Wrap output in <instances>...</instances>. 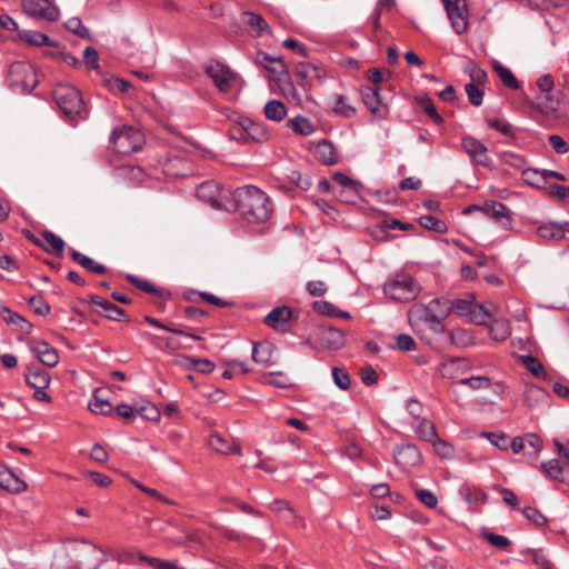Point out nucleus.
I'll use <instances>...</instances> for the list:
<instances>
[{"instance_id":"nucleus-48","label":"nucleus","mask_w":569,"mask_h":569,"mask_svg":"<svg viewBox=\"0 0 569 569\" xmlns=\"http://www.w3.org/2000/svg\"><path fill=\"white\" fill-rule=\"evenodd\" d=\"M419 223L422 228L438 233H445L447 231V224L442 220L430 214L421 216L419 218Z\"/></svg>"},{"instance_id":"nucleus-33","label":"nucleus","mask_w":569,"mask_h":569,"mask_svg":"<svg viewBox=\"0 0 569 569\" xmlns=\"http://www.w3.org/2000/svg\"><path fill=\"white\" fill-rule=\"evenodd\" d=\"M485 120L489 128L500 132L508 138H515L512 126L503 118L498 116H487Z\"/></svg>"},{"instance_id":"nucleus-26","label":"nucleus","mask_w":569,"mask_h":569,"mask_svg":"<svg viewBox=\"0 0 569 569\" xmlns=\"http://www.w3.org/2000/svg\"><path fill=\"white\" fill-rule=\"evenodd\" d=\"M291 316L292 311L289 307H277L266 316L264 323L273 329H278L280 325L288 322Z\"/></svg>"},{"instance_id":"nucleus-38","label":"nucleus","mask_w":569,"mask_h":569,"mask_svg":"<svg viewBox=\"0 0 569 569\" xmlns=\"http://www.w3.org/2000/svg\"><path fill=\"white\" fill-rule=\"evenodd\" d=\"M537 233L543 239L555 241H560L563 239L562 230L560 229V226H558V222H548L539 226Z\"/></svg>"},{"instance_id":"nucleus-25","label":"nucleus","mask_w":569,"mask_h":569,"mask_svg":"<svg viewBox=\"0 0 569 569\" xmlns=\"http://www.w3.org/2000/svg\"><path fill=\"white\" fill-rule=\"evenodd\" d=\"M70 253L71 259L86 270L98 274H103L107 272L106 266L94 261L92 258L81 253L80 251L71 249Z\"/></svg>"},{"instance_id":"nucleus-13","label":"nucleus","mask_w":569,"mask_h":569,"mask_svg":"<svg viewBox=\"0 0 569 569\" xmlns=\"http://www.w3.org/2000/svg\"><path fill=\"white\" fill-rule=\"evenodd\" d=\"M318 337L323 347L330 350H338L345 346V333L335 327H320Z\"/></svg>"},{"instance_id":"nucleus-62","label":"nucleus","mask_w":569,"mask_h":569,"mask_svg":"<svg viewBox=\"0 0 569 569\" xmlns=\"http://www.w3.org/2000/svg\"><path fill=\"white\" fill-rule=\"evenodd\" d=\"M272 509L276 512L282 515L283 519L287 521H291L295 518L293 508L286 500H276L272 503Z\"/></svg>"},{"instance_id":"nucleus-8","label":"nucleus","mask_w":569,"mask_h":569,"mask_svg":"<svg viewBox=\"0 0 569 569\" xmlns=\"http://www.w3.org/2000/svg\"><path fill=\"white\" fill-rule=\"evenodd\" d=\"M52 97L57 107H80L84 104L80 91L71 84H58L52 91Z\"/></svg>"},{"instance_id":"nucleus-9","label":"nucleus","mask_w":569,"mask_h":569,"mask_svg":"<svg viewBox=\"0 0 569 569\" xmlns=\"http://www.w3.org/2000/svg\"><path fill=\"white\" fill-rule=\"evenodd\" d=\"M256 63L263 67L273 77L289 76V66L282 56L273 57L266 52L259 51L256 57Z\"/></svg>"},{"instance_id":"nucleus-32","label":"nucleus","mask_w":569,"mask_h":569,"mask_svg":"<svg viewBox=\"0 0 569 569\" xmlns=\"http://www.w3.org/2000/svg\"><path fill=\"white\" fill-rule=\"evenodd\" d=\"M209 445L210 447L216 450L217 452L228 455L231 452L240 453V448L238 446H234L233 443H230L227 439H224L219 433H212L209 438Z\"/></svg>"},{"instance_id":"nucleus-31","label":"nucleus","mask_w":569,"mask_h":569,"mask_svg":"<svg viewBox=\"0 0 569 569\" xmlns=\"http://www.w3.org/2000/svg\"><path fill=\"white\" fill-rule=\"evenodd\" d=\"M143 320L151 326L163 329V330L174 333V335L186 336V337L191 338L192 340H197V341L202 339L198 335L189 333L173 323H163L160 320H158L151 316H144Z\"/></svg>"},{"instance_id":"nucleus-12","label":"nucleus","mask_w":569,"mask_h":569,"mask_svg":"<svg viewBox=\"0 0 569 569\" xmlns=\"http://www.w3.org/2000/svg\"><path fill=\"white\" fill-rule=\"evenodd\" d=\"M481 212H483L486 216L492 218L495 221L499 222L505 228H510L511 226V218L509 216V208L498 201H486L481 206Z\"/></svg>"},{"instance_id":"nucleus-44","label":"nucleus","mask_w":569,"mask_h":569,"mask_svg":"<svg viewBox=\"0 0 569 569\" xmlns=\"http://www.w3.org/2000/svg\"><path fill=\"white\" fill-rule=\"evenodd\" d=\"M490 336L497 342L505 341L510 336L509 323L503 320H495L490 325Z\"/></svg>"},{"instance_id":"nucleus-54","label":"nucleus","mask_w":569,"mask_h":569,"mask_svg":"<svg viewBox=\"0 0 569 569\" xmlns=\"http://www.w3.org/2000/svg\"><path fill=\"white\" fill-rule=\"evenodd\" d=\"M392 72L390 70H380L377 68L368 70V79L371 81V87L382 86L388 82Z\"/></svg>"},{"instance_id":"nucleus-27","label":"nucleus","mask_w":569,"mask_h":569,"mask_svg":"<svg viewBox=\"0 0 569 569\" xmlns=\"http://www.w3.org/2000/svg\"><path fill=\"white\" fill-rule=\"evenodd\" d=\"M163 170L172 177H184L190 171V163L181 157L173 156L167 160Z\"/></svg>"},{"instance_id":"nucleus-28","label":"nucleus","mask_w":569,"mask_h":569,"mask_svg":"<svg viewBox=\"0 0 569 569\" xmlns=\"http://www.w3.org/2000/svg\"><path fill=\"white\" fill-rule=\"evenodd\" d=\"M42 238L46 242L42 249L53 256L62 257L64 250V241L52 231L46 230L42 232Z\"/></svg>"},{"instance_id":"nucleus-21","label":"nucleus","mask_w":569,"mask_h":569,"mask_svg":"<svg viewBox=\"0 0 569 569\" xmlns=\"http://www.w3.org/2000/svg\"><path fill=\"white\" fill-rule=\"evenodd\" d=\"M315 156L319 161L327 166H333L338 162L335 146L327 139H323L316 146Z\"/></svg>"},{"instance_id":"nucleus-35","label":"nucleus","mask_w":569,"mask_h":569,"mask_svg":"<svg viewBox=\"0 0 569 569\" xmlns=\"http://www.w3.org/2000/svg\"><path fill=\"white\" fill-rule=\"evenodd\" d=\"M99 393H100L99 390L94 391L93 398H92V400H90L89 406H88L89 410L96 415L107 416V415L111 413V411L113 409L112 405L110 403V401L108 399L102 398Z\"/></svg>"},{"instance_id":"nucleus-37","label":"nucleus","mask_w":569,"mask_h":569,"mask_svg":"<svg viewBox=\"0 0 569 569\" xmlns=\"http://www.w3.org/2000/svg\"><path fill=\"white\" fill-rule=\"evenodd\" d=\"M243 123L247 127L248 140L251 139L257 142H263L267 140V132L260 123L254 122L247 117L243 118Z\"/></svg>"},{"instance_id":"nucleus-47","label":"nucleus","mask_w":569,"mask_h":569,"mask_svg":"<svg viewBox=\"0 0 569 569\" xmlns=\"http://www.w3.org/2000/svg\"><path fill=\"white\" fill-rule=\"evenodd\" d=\"M311 71H316L315 67L309 63H298L296 66L293 77L296 82L306 91L307 86L309 84L308 79Z\"/></svg>"},{"instance_id":"nucleus-60","label":"nucleus","mask_w":569,"mask_h":569,"mask_svg":"<svg viewBox=\"0 0 569 569\" xmlns=\"http://www.w3.org/2000/svg\"><path fill=\"white\" fill-rule=\"evenodd\" d=\"M466 71L469 73V77L471 79L470 83H475L477 86H481L485 83L487 79V72L482 68L473 63H469L466 67Z\"/></svg>"},{"instance_id":"nucleus-64","label":"nucleus","mask_w":569,"mask_h":569,"mask_svg":"<svg viewBox=\"0 0 569 569\" xmlns=\"http://www.w3.org/2000/svg\"><path fill=\"white\" fill-rule=\"evenodd\" d=\"M415 495L416 498L428 508H435L438 505V498L428 489H417Z\"/></svg>"},{"instance_id":"nucleus-3","label":"nucleus","mask_w":569,"mask_h":569,"mask_svg":"<svg viewBox=\"0 0 569 569\" xmlns=\"http://www.w3.org/2000/svg\"><path fill=\"white\" fill-rule=\"evenodd\" d=\"M113 150L121 154H130L141 149L142 134L130 126L113 129L110 136Z\"/></svg>"},{"instance_id":"nucleus-42","label":"nucleus","mask_w":569,"mask_h":569,"mask_svg":"<svg viewBox=\"0 0 569 569\" xmlns=\"http://www.w3.org/2000/svg\"><path fill=\"white\" fill-rule=\"evenodd\" d=\"M493 69L505 86H507L510 89L519 88V81L517 80V78L509 68L500 64L499 62H496L493 64Z\"/></svg>"},{"instance_id":"nucleus-30","label":"nucleus","mask_w":569,"mask_h":569,"mask_svg":"<svg viewBox=\"0 0 569 569\" xmlns=\"http://www.w3.org/2000/svg\"><path fill=\"white\" fill-rule=\"evenodd\" d=\"M272 351L273 346L269 342H257L252 348V359L253 361L269 366L272 363Z\"/></svg>"},{"instance_id":"nucleus-61","label":"nucleus","mask_w":569,"mask_h":569,"mask_svg":"<svg viewBox=\"0 0 569 569\" xmlns=\"http://www.w3.org/2000/svg\"><path fill=\"white\" fill-rule=\"evenodd\" d=\"M396 348L401 351H412L417 343L410 335L399 333L395 336Z\"/></svg>"},{"instance_id":"nucleus-41","label":"nucleus","mask_w":569,"mask_h":569,"mask_svg":"<svg viewBox=\"0 0 569 569\" xmlns=\"http://www.w3.org/2000/svg\"><path fill=\"white\" fill-rule=\"evenodd\" d=\"M522 178L526 183L533 188L543 189L546 186L543 170L528 168L522 171Z\"/></svg>"},{"instance_id":"nucleus-34","label":"nucleus","mask_w":569,"mask_h":569,"mask_svg":"<svg viewBox=\"0 0 569 569\" xmlns=\"http://www.w3.org/2000/svg\"><path fill=\"white\" fill-rule=\"evenodd\" d=\"M247 17L246 23L256 36H261L263 32H270L269 24L261 14L254 12H244Z\"/></svg>"},{"instance_id":"nucleus-20","label":"nucleus","mask_w":569,"mask_h":569,"mask_svg":"<svg viewBox=\"0 0 569 569\" xmlns=\"http://www.w3.org/2000/svg\"><path fill=\"white\" fill-rule=\"evenodd\" d=\"M50 375L47 370L28 367L26 381L33 389H47L50 385Z\"/></svg>"},{"instance_id":"nucleus-51","label":"nucleus","mask_w":569,"mask_h":569,"mask_svg":"<svg viewBox=\"0 0 569 569\" xmlns=\"http://www.w3.org/2000/svg\"><path fill=\"white\" fill-rule=\"evenodd\" d=\"M28 306L39 316H47L51 311L50 305L40 296H32L28 300Z\"/></svg>"},{"instance_id":"nucleus-24","label":"nucleus","mask_w":569,"mask_h":569,"mask_svg":"<svg viewBox=\"0 0 569 569\" xmlns=\"http://www.w3.org/2000/svg\"><path fill=\"white\" fill-rule=\"evenodd\" d=\"M459 495L472 509L488 501V495L480 488L461 487Z\"/></svg>"},{"instance_id":"nucleus-46","label":"nucleus","mask_w":569,"mask_h":569,"mask_svg":"<svg viewBox=\"0 0 569 569\" xmlns=\"http://www.w3.org/2000/svg\"><path fill=\"white\" fill-rule=\"evenodd\" d=\"M292 130L300 136H310L315 131L313 124L305 117L297 116L289 121Z\"/></svg>"},{"instance_id":"nucleus-2","label":"nucleus","mask_w":569,"mask_h":569,"mask_svg":"<svg viewBox=\"0 0 569 569\" xmlns=\"http://www.w3.org/2000/svg\"><path fill=\"white\" fill-rule=\"evenodd\" d=\"M383 292L387 297L398 302H410L420 292V286L409 274H397L385 283Z\"/></svg>"},{"instance_id":"nucleus-16","label":"nucleus","mask_w":569,"mask_h":569,"mask_svg":"<svg viewBox=\"0 0 569 569\" xmlns=\"http://www.w3.org/2000/svg\"><path fill=\"white\" fill-rule=\"evenodd\" d=\"M126 280L133 284L134 287H137L138 289L147 293L156 295L162 300L171 299V293L168 289L157 287L156 284L146 279L139 278L134 274H126Z\"/></svg>"},{"instance_id":"nucleus-40","label":"nucleus","mask_w":569,"mask_h":569,"mask_svg":"<svg viewBox=\"0 0 569 569\" xmlns=\"http://www.w3.org/2000/svg\"><path fill=\"white\" fill-rule=\"evenodd\" d=\"M416 431L421 439L428 442H432L438 437L433 422L428 419H420L416 426Z\"/></svg>"},{"instance_id":"nucleus-4","label":"nucleus","mask_w":569,"mask_h":569,"mask_svg":"<svg viewBox=\"0 0 569 569\" xmlns=\"http://www.w3.org/2000/svg\"><path fill=\"white\" fill-rule=\"evenodd\" d=\"M448 18L457 34H462L468 29V11L465 0H442Z\"/></svg>"},{"instance_id":"nucleus-43","label":"nucleus","mask_w":569,"mask_h":569,"mask_svg":"<svg viewBox=\"0 0 569 569\" xmlns=\"http://www.w3.org/2000/svg\"><path fill=\"white\" fill-rule=\"evenodd\" d=\"M233 113H234L236 118L232 119V123L229 128V134L234 140L247 141L248 140L247 127L243 123L244 117L239 116L236 112H233Z\"/></svg>"},{"instance_id":"nucleus-22","label":"nucleus","mask_w":569,"mask_h":569,"mask_svg":"<svg viewBox=\"0 0 569 569\" xmlns=\"http://www.w3.org/2000/svg\"><path fill=\"white\" fill-rule=\"evenodd\" d=\"M0 488L11 492L24 491L27 485L9 469L0 467Z\"/></svg>"},{"instance_id":"nucleus-50","label":"nucleus","mask_w":569,"mask_h":569,"mask_svg":"<svg viewBox=\"0 0 569 569\" xmlns=\"http://www.w3.org/2000/svg\"><path fill=\"white\" fill-rule=\"evenodd\" d=\"M332 179L336 183L348 189L355 196L358 194L359 189L361 188V183L359 181H356L341 172H335Z\"/></svg>"},{"instance_id":"nucleus-49","label":"nucleus","mask_w":569,"mask_h":569,"mask_svg":"<svg viewBox=\"0 0 569 569\" xmlns=\"http://www.w3.org/2000/svg\"><path fill=\"white\" fill-rule=\"evenodd\" d=\"M64 27L71 31L72 33L77 34L78 37L82 39H89L90 38V30L82 24V21L78 17H72L68 19L64 23Z\"/></svg>"},{"instance_id":"nucleus-29","label":"nucleus","mask_w":569,"mask_h":569,"mask_svg":"<svg viewBox=\"0 0 569 569\" xmlns=\"http://www.w3.org/2000/svg\"><path fill=\"white\" fill-rule=\"evenodd\" d=\"M548 396L549 393L543 388L536 385H526L523 400L528 407L533 408L538 406L543 402Z\"/></svg>"},{"instance_id":"nucleus-17","label":"nucleus","mask_w":569,"mask_h":569,"mask_svg":"<svg viewBox=\"0 0 569 569\" xmlns=\"http://www.w3.org/2000/svg\"><path fill=\"white\" fill-rule=\"evenodd\" d=\"M90 302L100 307L103 310V316L109 320L120 321L126 317V311L122 308L98 295H91Z\"/></svg>"},{"instance_id":"nucleus-39","label":"nucleus","mask_w":569,"mask_h":569,"mask_svg":"<svg viewBox=\"0 0 569 569\" xmlns=\"http://www.w3.org/2000/svg\"><path fill=\"white\" fill-rule=\"evenodd\" d=\"M449 309V315L451 312H456L458 316H466L468 317L469 312L471 311V308L473 306L471 300L468 299H456V300H448L445 298L443 303Z\"/></svg>"},{"instance_id":"nucleus-36","label":"nucleus","mask_w":569,"mask_h":569,"mask_svg":"<svg viewBox=\"0 0 569 569\" xmlns=\"http://www.w3.org/2000/svg\"><path fill=\"white\" fill-rule=\"evenodd\" d=\"M537 87L540 93L545 94L546 102H557L558 104L561 103L560 98H555V96L551 94V91L553 90V79L550 74L541 76L537 81Z\"/></svg>"},{"instance_id":"nucleus-53","label":"nucleus","mask_w":569,"mask_h":569,"mask_svg":"<svg viewBox=\"0 0 569 569\" xmlns=\"http://www.w3.org/2000/svg\"><path fill=\"white\" fill-rule=\"evenodd\" d=\"M60 118L69 122L71 126H76L78 118H88V109H60Z\"/></svg>"},{"instance_id":"nucleus-7","label":"nucleus","mask_w":569,"mask_h":569,"mask_svg":"<svg viewBox=\"0 0 569 569\" xmlns=\"http://www.w3.org/2000/svg\"><path fill=\"white\" fill-rule=\"evenodd\" d=\"M22 9L30 17L48 21H57L60 16L58 7L51 4L49 0H22Z\"/></svg>"},{"instance_id":"nucleus-55","label":"nucleus","mask_w":569,"mask_h":569,"mask_svg":"<svg viewBox=\"0 0 569 569\" xmlns=\"http://www.w3.org/2000/svg\"><path fill=\"white\" fill-rule=\"evenodd\" d=\"M481 537L491 546L497 547L499 549L505 550L511 545V541L507 537L501 535L482 531Z\"/></svg>"},{"instance_id":"nucleus-56","label":"nucleus","mask_w":569,"mask_h":569,"mask_svg":"<svg viewBox=\"0 0 569 569\" xmlns=\"http://www.w3.org/2000/svg\"><path fill=\"white\" fill-rule=\"evenodd\" d=\"M522 513L527 520L533 523L537 527H543L547 525V518L536 508L525 507L522 509Z\"/></svg>"},{"instance_id":"nucleus-6","label":"nucleus","mask_w":569,"mask_h":569,"mask_svg":"<svg viewBox=\"0 0 569 569\" xmlns=\"http://www.w3.org/2000/svg\"><path fill=\"white\" fill-rule=\"evenodd\" d=\"M206 73L222 93H228L237 79V74L220 62L209 63Z\"/></svg>"},{"instance_id":"nucleus-18","label":"nucleus","mask_w":569,"mask_h":569,"mask_svg":"<svg viewBox=\"0 0 569 569\" xmlns=\"http://www.w3.org/2000/svg\"><path fill=\"white\" fill-rule=\"evenodd\" d=\"M18 39L20 41L27 42L31 46L41 47V46H50L58 47L59 43L52 41L47 34L34 31V30H18Z\"/></svg>"},{"instance_id":"nucleus-58","label":"nucleus","mask_w":569,"mask_h":569,"mask_svg":"<svg viewBox=\"0 0 569 569\" xmlns=\"http://www.w3.org/2000/svg\"><path fill=\"white\" fill-rule=\"evenodd\" d=\"M465 91L468 96L469 102L477 107L482 103L483 90L480 89V86L475 83H467L465 86Z\"/></svg>"},{"instance_id":"nucleus-10","label":"nucleus","mask_w":569,"mask_h":569,"mask_svg":"<svg viewBox=\"0 0 569 569\" xmlns=\"http://www.w3.org/2000/svg\"><path fill=\"white\" fill-rule=\"evenodd\" d=\"M445 298L432 299L427 306L418 309L419 319L425 323H431L449 316V309L443 305Z\"/></svg>"},{"instance_id":"nucleus-59","label":"nucleus","mask_w":569,"mask_h":569,"mask_svg":"<svg viewBox=\"0 0 569 569\" xmlns=\"http://www.w3.org/2000/svg\"><path fill=\"white\" fill-rule=\"evenodd\" d=\"M460 385H467L472 389H487L490 387V379L487 376H473L470 378H463L459 381Z\"/></svg>"},{"instance_id":"nucleus-11","label":"nucleus","mask_w":569,"mask_h":569,"mask_svg":"<svg viewBox=\"0 0 569 569\" xmlns=\"http://www.w3.org/2000/svg\"><path fill=\"white\" fill-rule=\"evenodd\" d=\"M30 350L39 359V361L47 367H56L59 362V355L57 350L44 340H39L31 343Z\"/></svg>"},{"instance_id":"nucleus-63","label":"nucleus","mask_w":569,"mask_h":569,"mask_svg":"<svg viewBox=\"0 0 569 569\" xmlns=\"http://www.w3.org/2000/svg\"><path fill=\"white\" fill-rule=\"evenodd\" d=\"M332 378L335 383L341 389V390H348L350 387V376L348 372L342 368H333L332 369Z\"/></svg>"},{"instance_id":"nucleus-19","label":"nucleus","mask_w":569,"mask_h":569,"mask_svg":"<svg viewBox=\"0 0 569 569\" xmlns=\"http://www.w3.org/2000/svg\"><path fill=\"white\" fill-rule=\"evenodd\" d=\"M395 458L399 465L415 466L420 462V452L412 443L401 446L395 452Z\"/></svg>"},{"instance_id":"nucleus-23","label":"nucleus","mask_w":569,"mask_h":569,"mask_svg":"<svg viewBox=\"0 0 569 569\" xmlns=\"http://www.w3.org/2000/svg\"><path fill=\"white\" fill-rule=\"evenodd\" d=\"M0 317L7 322V323H12V325H16L19 327V329L23 332V333H31L32 331V323L29 322L28 320H26L21 315L12 311L9 307L7 306H0Z\"/></svg>"},{"instance_id":"nucleus-5","label":"nucleus","mask_w":569,"mask_h":569,"mask_svg":"<svg viewBox=\"0 0 569 569\" xmlns=\"http://www.w3.org/2000/svg\"><path fill=\"white\" fill-rule=\"evenodd\" d=\"M361 96L366 107H389L396 98L388 83L378 87H366L362 89Z\"/></svg>"},{"instance_id":"nucleus-14","label":"nucleus","mask_w":569,"mask_h":569,"mask_svg":"<svg viewBox=\"0 0 569 569\" xmlns=\"http://www.w3.org/2000/svg\"><path fill=\"white\" fill-rule=\"evenodd\" d=\"M461 146L463 150L478 163L481 166H487L488 157H487V147L479 140L472 137H463L461 140Z\"/></svg>"},{"instance_id":"nucleus-45","label":"nucleus","mask_w":569,"mask_h":569,"mask_svg":"<svg viewBox=\"0 0 569 569\" xmlns=\"http://www.w3.org/2000/svg\"><path fill=\"white\" fill-rule=\"evenodd\" d=\"M520 360L526 369L531 372L537 378L547 379V373L541 365V362L535 358L533 356H521Z\"/></svg>"},{"instance_id":"nucleus-57","label":"nucleus","mask_w":569,"mask_h":569,"mask_svg":"<svg viewBox=\"0 0 569 569\" xmlns=\"http://www.w3.org/2000/svg\"><path fill=\"white\" fill-rule=\"evenodd\" d=\"M137 416H141L146 420L158 421L161 412L154 405L146 403L137 407Z\"/></svg>"},{"instance_id":"nucleus-52","label":"nucleus","mask_w":569,"mask_h":569,"mask_svg":"<svg viewBox=\"0 0 569 569\" xmlns=\"http://www.w3.org/2000/svg\"><path fill=\"white\" fill-rule=\"evenodd\" d=\"M541 470L545 475L551 479L559 480L562 475L563 468L558 459H551L547 462L541 463Z\"/></svg>"},{"instance_id":"nucleus-15","label":"nucleus","mask_w":569,"mask_h":569,"mask_svg":"<svg viewBox=\"0 0 569 569\" xmlns=\"http://www.w3.org/2000/svg\"><path fill=\"white\" fill-rule=\"evenodd\" d=\"M538 113L533 117L539 123L546 128H558L565 126L566 114L562 109H537Z\"/></svg>"},{"instance_id":"nucleus-1","label":"nucleus","mask_w":569,"mask_h":569,"mask_svg":"<svg viewBox=\"0 0 569 569\" xmlns=\"http://www.w3.org/2000/svg\"><path fill=\"white\" fill-rule=\"evenodd\" d=\"M234 209L248 223L266 222L272 212L269 197L254 186L238 188L232 193Z\"/></svg>"}]
</instances>
